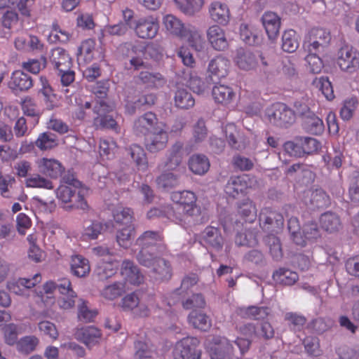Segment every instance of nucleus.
Here are the masks:
<instances>
[{
  "instance_id": "obj_1",
  "label": "nucleus",
  "mask_w": 359,
  "mask_h": 359,
  "mask_svg": "<svg viewBox=\"0 0 359 359\" xmlns=\"http://www.w3.org/2000/svg\"><path fill=\"white\" fill-rule=\"evenodd\" d=\"M170 199L177 207L168 205L165 212L169 220L184 228L197 222L201 215V208L196 204L195 193L188 190L173 191Z\"/></svg>"
},
{
  "instance_id": "obj_2",
  "label": "nucleus",
  "mask_w": 359,
  "mask_h": 359,
  "mask_svg": "<svg viewBox=\"0 0 359 359\" xmlns=\"http://www.w3.org/2000/svg\"><path fill=\"white\" fill-rule=\"evenodd\" d=\"M55 290H58L60 294L57 301L60 309L67 310L74 306L76 294L72 290L71 282L68 278H62L57 282L46 283L43 290L37 292V296L45 306H48L54 302L52 294Z\"/></svg>"
},
{
  "instance_id": "obj_3",
  "label": "nucleus",
  "mask_w": 359,
  "mask_h": 359,
  "mask_svg": "<svg viewBox=\"0 0 359 359\" xmlns=\"http://www.w3.org/2000/svg\"><path fill=\"white\" fill-rule=\"evenodd\" d=\"M161 254H148V252L144 250L137 255L138 262L141 265L150 269L149 276L151 279L156 282L168 280L172 275V268L170 263L161 257Z\"/></svg>"
},
{
  "instance_id": "obj_4",
  "label": "nucleus",
  "mask_w": 359,
  "mask_h": 359,
  "mask_svg": "<svg viewBox=\"0 0 359 359\" xmlns=\"http://www.w3.org/2000/svg\"><path fill=\"white\" fill-rule=\"evenodd\" d=\"M68 184L60 185L55 191L57 198L64 203H71L70 207L86 210L88 208L84 195L88 190L80 187V182L72 180Z\"/></svg>"
},
{
  "instance_id": "obj_5",
  "label": "nucleus",
  "mask_w": 359,
  "mask_h": 359,
  "mask_svg": "<svg viewBox=\"0 0 359 359\" xmlns=\"http://www.w3.org/2000/svg\"><path fill=\"white\" fill-rule=\"evenodd\" d=\"M205 345L211 359H238L233 355V346L225 337H211Z\"/></svg>"
},
{
  "instance_id": "obj_6",
  "label": "nucleus",
  "mask_w": 359,
  "mask_h": 359,
  "mask_svg": "<svg viewBox=\"0 0 359 359\" xmlns=\"http://www.w3.org/2000/svg\"><path fill=\"white\" fill-rule=\"evenodd\" d=\"M266 117L272 124L279 127H287L295 121L294 111L283 103H275L266 111Z\"/></svg>"
},
{
  "instance_id": "obj_7",
  "label": "nucleus",
  "mask_w": 359,
  "mask_h": 359,
  "mask_svg": "<svg viewBox=\"0 0 359 359\" xmlns=\"http://www.w3.org/2000/svg\"><path fill=\"white\" fill-rule=\"evenodd\" d=\"M153 299H140L137 293L133 292L126 295L121 299V306L125 311H131L139 317H147L153 307Z\"/></svg>"
},
{
  "instance_id": "obj_8",
  "label": "nucleus",
  "mask_w": 359,
  "mask_h": 359,
  "mask_svg": "<svg viewBox=\"0 0 359 359\" xmlns=\"http://www.w3.org/2000/svg\"><path fill=\"white\" fill-rule=\"evenodd\" d=\"M199 343L198 339L193 337L177 341L172 352L174 359H200L201 352L196 349Z\"/></svg>"
},
{
  "instance_id": "obj_9",
  "label": "nucleus",
  "mask_w": 359,
  "mask_h": 359,
  "mask_svg": "<svg viewBox=\"0 0 359 359\" xmlns=\"http://www.w3.org/2000/svg\"><path fill=\"white\" fill-rule=\"evenodd\" d=\"M337 62L343 72L353 73L359 69V52L350 46H344L338 51Z\"/></svg>"
},
{
  "instance_id": "obj_10",
  "label": "nucleus",
  "mask_w": 359,
  "mask_h": 359,
  "mask_svg": "<svg viewBox=\"0 0 359 359\" xmlns=\"http://www.w3.org/2000/svg\"><path fill=\"white\" fill-rule=\"evenodd\" d=\"M162 236L158 231H147L141 235L136 241L141 249L139 252L146 250L148 254L156 255L165 250V246L161 244Z\"/></svg>"
},
{
  "instance_id": "obj_11",
  "label": "nucleus",
  "mask_w": 359,
  "mask_h": 359,
  "mask_svg": "<svg viewBox=\"0 0 359 359\" xmlns=\"http://www.w3.org/2000/svg\"><path fill=\"white\" fill-rule=\"evenodd\" d=\"M168 141V135L165 130V125L160 123L147 137L145 146L149 152L156 153L166 147Z\"/></svg>"
},
{
  "instance_id": "obj_12",
  "label": "nucleus",
  "mask_w": 359,
  "mask_h": 359,
  "mask_svg": "<svg viewBox=\"0 0 359 359\" xmlns=\"http://www.w3.org/2000/svg\"><path fill=\"white\" fill-rule=\"evenodd\" d=\"M134 29L138 37L154 39L159 29L158 18L154 15L140 18L135 22Z\"/></svg>"
},
{
  "instance_id": "obj_13",
  "label": "nucleus",
  "mask_w": 359,
  "mask_h": 359,
  "mask_svg": "<svg viewBox=\"0 0 359 359\" xmlns=\"http://www.w3.org/2000/svg\"><path fill=\"white\" fill-rule=\"evenodd\" d=\"M259 223L264 231H269L273 234L282 228L283 217L276 211L265 208L259 215Z\"/></svg>"
},
{
  "instance_id": "obj_14",
  "label": "nucleus",
  "mask_w": 359,
  "mask_h": 359,
  "mask_svg": "<svg viewBox=\"0 0 359 359\" xmlns=\"http://www.w3.org/2000/svg\"><path fill=\"white\" fill-rule=\"evenodd\" d=\"M38 171L51 179H57L61 176L64 168L61 163L53 158L43 157L36 161Z\"/></svg>"
},
{
  "instance_id": "obj_15",
  "label": "nucleus",
  "mask_w": 359,
  "mask_h": 359,
  "mask_svg": "<svg viewBox=\"0 0 359 359\" xmlns=\"http://www.w3.org/2000/svg\"><path fill=\"white\" fill-rule=\"evenodd\" d=\"M74 337L88 348H91L99 344L102 339V333L94 326H85L76 330Z\"/></svg>"
},
{
  "instance_id": "obj_16",
  "label": "nucleus",
  "mask_w": 359,
  "mask_h": 359,
  "mask_svg": "<svg viewBox=\"0 0 359 359\" xmlns=\"http://www.w3.org/2000/svg\"><path fill=\"white\" fill-rule=\"evenodd\" d=\"M207 39L212 48L223 51L229 47L225 31L219 25H213L207 29Z\"/></svg>"
},
{
  "instance_id": "obj_17",
  "label": "nucleus",
  "mask_w": 359,
  "mask_h": 359,
  "mask_svg": "<svg viewBox=\"0 0 359 359\" xmlns=\"http://www.w3.org/2000/svg\"><path fill=\"white\" fill-rule=\"evenodd\" d=\"M202 241L210 250L219 252L224 246V238L220 230L214 226L206 227L202 233Z\"/></svg>"
},
{
  "instance_id": "obj_18",
  "label": "nucleus",
  "mask_w": 359,
  "mask_h": 359,
  "mask_svg": "<svg viewBox=\"0 0 359 359\" xmlns=\"http://www.w3.org/2000/svg\"><path fill=\"white\" fill-rule=\"evenodd\" d=\"M182 147L183 144L181 142L174 144L168 151L165 161L159 164L158 168L168 171L175 170L182 161Z\"/></svg>"
},
{
  "instance_id": "obj_19",
  "label": "nucleus",
  "mask_w": 359,
  "mask_h": 359,
  "mask_svg": "<svg viewBox=\"0 0 359 359\" xmlns=\"http://www.w3.org/2000/svg\"><path fill=\"white\" fill-rule=\"evenodd\" d=\"M249 176L246 175L231 177L224 187L226 195L232 198H236L243 194L250 186Z\"/></svg>"
},
{
  "instance_id": "obj_20",
  "label": "nucleus",
  "mask_w": 359,
  "mask_h": 359,
  "mask_svg": "<svg viewBox=\"0 0 359 359\" xmlns=\"http://www.w3.org/2000/svg\"><path fill=\"white\" fill-rule=\"evenodd\" d=\"M209 15L212 21L221 25H226L230 20V10L228 5L219 1L212 2L209 6Z\"/></svg>"
},
{
  "instance_id": "obj_21",
  "label": "nucleus",
  "mask_w": 359,
  "mask_h": 359,
  "mask_svg": "<svg viewBox=\"0 0 359 359\" xmlns=\"http://www.w3.org/2000/svg\"><path fill=\"white\" fill-rule=\"evenodd\" d=\"M229 146L235 149L241 150L246 147L248 140L233 123H228L224 128Z\"/></svg>"
},
{
  "instance_id": "obj_22",
  "label": "nucleus",
  "mask_w": 359,
  "mask_h": 359,
  "mask_svg": "<svg viewBox=\"0 0 359 359\" xmlns=\"http://www.w3.org/2000/svg\"><path fill=\"white\" fill-rule=\"evenodd\" d=\"M262 23L270 40L276 39L280 27V18L273 12H265L262 17Z\"/></svg>"
},
{
  "instance_id": "obj_23",
  "label": "nucleus",
  "mask_w": 359,
  "mask_h": 359,
  "mask_svg": "<svg viewBox=\"0 0 359 359\" xmlns=\"http://www.w3.org/2000/svg\"><path fill=\"white\" fill-rule=\"evenodd\" d=\"M212 97L217 103L224 106L231 104L236 100V94L229 86L215 85L212 91Z\"/></svg>"
},
{
  "instance_id": "obj_24",
  "label": "nucleus",
  "mask_w": 359,
  "mask_h": 359,
  "mask_svg": "<svg viewBox=\"0 0 359 359\" xmlns=\"http://www.w3.org/2000/svg\"><path fill=\"white\" fill-rule=\"evenodd\" d=\"M233 62L240 69L243 71L253 69L258 62L255 54L243 48L236 50Z\"/></svg>"
},
{
  "instance_id": "obj_25",
  "label": "nucleus",
  "mask_w": 359,
  "mask_h": 359,
  "mask_svg": "<svg viewBox=\"0 0 359 359\" xmlns=\"http://www.w3.org/2000/svg\"><path fill=\"white\" fill-rule=\"evenodd\" d=\"M230 65L229 60L223 55H217L210 60L208 67V72L210 76L218 79L226 77Z\"/></svg>"
},
{
  "instance_id": "obj_26",
  "label": "nucleus",
  "mask_w": 359,
  "mask_h": 359,
  "mask_svg": "<svg viewBox=\"0 0 359 359\" xmlns=\"http://www.w3.org/2000/svg\"><path fill=\"white\" fill-rule=\"evenodd\" d=\"M14 43L16 49L25 52L41 50L43 46L37 36L28 34L18 36Z\"/></svg>"
},
{
  "instance_id": "obj_27",
  "label": "nucleus",
  "mask_w": 359,
  "mask_h": 359,
  "mask_svg": "<svg viewBox=\"0 0 359 359\" xmlns=\"http://www.w3.org/2000/svg\"><path fill=\"white\" fill-rule=\"evenodd\" d=\"M33 85L32 78L21 71L14 72L8 82V87L15 93L29 89Z\"/></svg>"
},
{
  "instance_id": "obj_28",
  "label": "nucleus",
  "mask_w": 359,
  "mask_h": 359,
  "mask_svg": "<svg viewBox=\"0 0 359 359\" xmlns=\"http://www.w3.org/2000/svg\"><path fill=\"white\" fill-rule=\"evenodd\" d=\"M121 273L126 280L133 285H139L144 279V276L140 272L137 266L130 260L123 262Z\"/></svg>"
},
{
  "instance_id": "obj_29",
  "label": "nucleus",
  "mask_w": 359,
  "mask_h": 359,
  "mask_svg": "<svg viewBox=\"0 0 359 359\" xmlns=\"http://www.w3.org/2000/svg\"><path fill=\"white\" fill-rule=\"evenodd\" d=\"M108 226L107 222L97 220L91 221L90 224L84 225L81 238L83 241L96 240L107 229Z\"/></svg>"
},
{
  "instance_id": "obj_30",
  "label": "nucleus",
  "mask_w": 359,
  "mask_h": 359,
  "mask_svg": "<svg viewBox=\"0 0 359 359\" xmlns=\"http://www.w3.org/2000/svg\"><path fill=\"white\" fill-rule=\"evenodd\" d=\"M162 23L166 31L172 35L182 36L184 35L187 27L175 15L167 14L163 16Z\"/></svg>"
},
{
  "instance_id": "obj_31",
  "label": "nucleus",
  "mask_w": 359,
  "mask_h": 359,
  "mask_svg": "<svg viewBox=\"0 0 359 359\" xmlns=\"http://www.w3.org/2000/svg\"><path fill=\"white\" fill-rule=\"evenodd\" d=\"M313 140L311 137H303L301 139L302 146L293 142H287L284 144V151L290 156L300 157L304 154H309V144L313 143Z\"/></svg>"
},
{
  "instance_id": "obj_32",
  "label": "nucleus",
  "mask_w": 359,
  "mask_h": 359,
  "mask_svg": "<svg viewBox=\"0 0 359 359\" xmlns=\"http://www.w3.org/2000/svg\"><path fill=\"white\" fill-rule=\"evenodd\" d=\"M70 267L72 273L79 278L87 276L90 271L88 260L81 255H74L72 256Z\"/></svg>"
},
{
  "instance_id": "obj_33",
  "label": "nucleus",
  "mask_w": 359,
  "mask_h": 359,
  "mask_svg": "<svg viewBox=\"0 0 359 359\" xmlns=\"http://www.w3.org/2000/svg\"><path fill=\"white\" fill-rule=\"evenodd\" d=\"M157 355L155 346L149 341L137 340L135 343L134 359H151Z\"/></svg>"
},
{
  "instance_id": "obj_34",
  "label": "nucleus",
  "mask_w": 359,
  "mask_h": 359,
  "mask_svg": "<svg viewBox=\"0 0 359 359\" xmlns=\"http://www.w3.org/2000/svg\"><path fill=\"white\" fill-rule=\"evenodd\" d=\"M128 154L135 162L138 170L145 172L149 164L144 149L138 144H132L128 149Z\"/></svg>"
},
{
  "instance_id": "obj_35",
  "label": "nucleus",
  "mask_w": 359,
  "mask_h": 359,
  "mask_svg": "<svg viewBox=\"0 0 359 359\" xmlns=\"http://www.w3.org/2000/svg\"><path fill=\"white\" fill-rule=\"evenodd\" d=\"M50 61L57 71L62 68L65 70L72 66V60L69 55L61 48H56L51 50Z\"/></svg>"
},
{
  "instance_id": "obj_36",
  "label": "nucleus",
  "mask_w": 359,
  "mask_h": 359,
  "mask_svg": "<svg viewBox=\"0 0 359 359\" xmlns=\"http://www.w3.org/2000/svg\"><path fill=\"white\" fill-rule=\"evenodd\" d=\"M111 110V106L108 105V107H100L98 106L94 107V113L97 114V116L95 118V123L96 125H100L104 128H111L116 131V122L112 118L111 116L105 114Z\"/></svg>"
},
{
  "instance_id": "obj_37",
  "label": "nucleus",
  "mask_w": 359,
  "mask_h": 359,
  "mask_svg": "<svg viewBox=\"0 0 359 359\" xmlns=\"http://www.w3.org/2000/svg\"><path fill=\"white\" fill-rule=\"evenodd\" d=\"M319 224L323 229L330 233L338 231L341 228L339 217L332 212L323 214L320 217Z\"/></svg>"
},
{
  "instance_id": "obj_38",
  "label": "nucleus",
  "mask_w": 359,
  "mask_h": 359,
  "mask_svg": "<svg viewBox=\"0 0 359 359\" xmlns=\"http://www.w3.org/2000/svg\"><path fill=\"white\" fill-rule=\"evenodd\" d=\"M112 216L115 223L118 225L133 224V212L129 208L118 205L112 210Z\"/></svg>"
},
{
  "instance_id": "obj_39",
  "label": "nucleus",
  "mask_w": 359,
  "mask_h": 359,
  "mask_svg": "<svg viewBox=\"0 0 359 359\" xmlns=\"http://www.w3.org/2000/svg\"><path fill=\"white\" fill-rule=\"evenodd\" d=\"M156 121V115L154 113L147 112L135 121L134 128L137 133L146 134L149 130L155 128L154 126Z\"/></svg>"
},
{
  "instance_id": "obj_40",
  "label": "nucleus",
  "mask_w": 359,
  "mask_h": 359,
  "mask_svg": "<svg viewBox=\"0 0 359 359\" xmlns=\"http://www.w3.org/2000/svg\"><path fill=\"white\" fill-rule=\"evenodd\" d=\"M189 167L194 173L201 175L209 170L210 161L205 155L194 154L189 158Z\"/></svg>"
},
{
  "instance_id": "obj_41",
  "label": "nucleus",
  "mask_w": 359,
  "mask_h": 359,
  "mask_svg": "<svg viewBox=\"0 0 359 359\" xmlns=\"http://www.w3.org/2000/svg\"><path fill=\"white\" fill-rule=\"evenodd\" d=\"M182 38L187 39L189 44L196 50L200 51L203 49L204 45V39L202 33L200 30L191 25H187L184 35L182 36Z\"/></svg>"
},
{
  "instance_id": "obj_42",
  "label": "nucleus",
  "mask_w": 359,
  "mask_h": 359,
  "mask_svg": "<svg viewBox=\"0 0 359 359\" xmlns=\"http://www.w3.org/2000/svg\"><path fill=\"white\" fill-rule=\"evenodd\" d=\"M188 320L194 328L204 332L208 331L212 325L211 320L206 314L196 311L190 313Z\"/></svg>"
},
{
  "instance_id": "obj_43",
  "label": "nucleus",
  "mask_w": 359,
  "mask_h": 359,
  "mask_svg": "<svg viewBox=\"0 0 359 359\" xmlns=\"http://www.w3.org/2000/svg\"><path fill=\"white\" fill-rule=\"evenodd\" d=\"M177 8L183 13L192 15L198 12L203 6V0H173Z\"/></svg>"
},
{
  "instance_id": "obj_44",
  "label": "nucleus",
  "mask_w": 359,
  "mask_h": 359,
  "mask_svg": "<svg viewBox=\"0 0 359 359\" xmlns=\"http://www.w3.org/2000/svg\"><path fill=\"white\" fill-rule=\"evenodd\" d=\"M174 100L175 106L183 109L191 108L195 104V100L192 95L184 88H177Z\"/></svg>"
},
{
  "instance_id": "obj_45",
  "label": "nucleus",
  "mask_w": 359,
  "mask_h": 359,
  "mask_svg": "<svg viewBox=\"0 0 359 359\" xmlns=\"http://www.w3.org/2000/svg\"><path fill=\"white\" fill-rule=\"evenodd\" d=\"M184 80L187 85L195 93L203 94L208 89V85L205 82L197 75L196 73L189 72L184 73Z\"/></svg>"
},
{
  "instance_id": "obj_46",
  "label": "nucleus",
  "mask_w": 359,
  "mask_h": 359,
  "mask_svg": "<svg viewBox=\"0 0 359 359\" xmlns=\"http://www.w3.org/2000/svg\"><path fill=\"white\" fill-rule=\"evenodd\" d=\"M135 228L134 224L123 226L116 233V241L123 248H128L135 237Z\"/></svg>"
},
{
  "instance_id": "obj_47",
  "label": "nucleus",
  "mask_w": 359,
  "mask_h": 359,
  "mask_svg": "<svg viewBox=\"0 0 359 359\" xmlns=\"http://www.w3.org/2000/svg\"><path fill=\"white\" fill-rule=\"evenodd\" d=\"M139 80L148 88H158L163 86L165 83L161 74L147 71L140 72Z\"/></svg>"
},
{
  "instance_id": "obj_48",
  "label": "nucleus",
  "mask_w": 359,
  "mask_h": 359,
  "mask_svg": "<svg viewBox=\"0 0 359 359\" xmlns=\"http://www.w3.org/2000/svg\"><path fill=\"white\" fill-rule=\"evenodd\" d=\"M296 272L287 269H280L273 273V279L276 283L287 285H293L298 280Z\"/></svg>"
},
{
  "instance_id": "obj_49",
  "label": "nucleus",
  "mask_w": 359,
  "mask_h": 359,
  "mask_svg": "<svg viewBox=\"0 0 359 359\" xmlns=\"http://www.w3.org/2000/svg\"><path fill=\"white\" fill-rule=\"evenodd\" d=\"M90 88L92 93L97 98L95 106L108 107V104L104 100L109 89L108 81H102L97 82L96 83L90 86Z\"/></svg>"
},
{
  "instance_id": "obj_50",
  "label": "nucleus",
  "mask_w": 359,
  "mask_h": 359,
  "mask_svg": "<svg viewBox=\"0 0 359 359\" xmlns=\"http://www.w3.org/2000/svg\"><path fill=\"white\" fill-rule=\"evenodd\" d=\"M25 324L16 325L10 323L4 327V335L5 342L8 345H14L18 342V336L24 332Z\"/></svg>"
},
{
  "instance_id": "obj_51",
  "label": "nucleus",
  "mask_w": 359,
  "mask_h": 359,
  "mask_svg": "<svg viewBox=\"0 0 359 359\" xmlns=\"http://www.w3.org/2000/svg\"><path fill=\"white\" fill-rule=\"evenodd\" d=\"M240 35L241 39L248 45L257 46L261 42L257 30L253 27L247 24L241 25Z\"/></svg>"
},
{
  "instance_id": "obj_52",
  "label": "nucleus",
  "mask_w": 359,
  "mask_h": 359,
  "mask_svg": "<svg viewBox=\"0 0 359 359\" xmlns=\"http://www.w3.org/2000/svg\"><path fill=\"white\" fill-rule=\"evenodd\" d=\"M239 215L248 222H252L257 217V209L252 201L245 199L238 206Z\"/></svg>"
},
{
  "instance_id": "obj_53",
  "label": "nucleus",
  "mask_w": 359,
  "mask_h": 359,
  "mask_svg": "<svg viewBox=\"0 0 359 359\" xmlns=\"http://www.w3.org/2000/svg\"><path fill=\"white\" fill-rule=\"evenodd\" d=\"M299 47V41L297 34L293 29L284 32L282 36V48L288 53L294 52Z\"/></svg>"
},
{
  "instance_id": "obj_54",
  "label": "nucleus",
  "mask_w": 359,
  "mask_h": 359,
  "mask_svg": "<svg viewBox=\"0 0 359 359\" xmlns=\"http://www.w3.org/2000/svg\"><path fill=\"white\" fill-rule=\"evenodd\" d=\"M240 314L254 320H259L265 319L269 314L268 307L249 306L240 309Z\"/></svg>"
},
{
  "instance_id": "obj_55",
  "label": "nucleus",
  "mask_w": 359,
  "mask_h": 359,
  "mask_svg": "<svg viewBox=\"0 0 359 359\" xmlns=\"http://www.w3.org/2000/svg\"><path fill=\"white\" fill-rule=\"evenodd\" d=\"M359 104L356 97L346 99L340 110L341 118L344 121H349L353 116Z\"/></svg>"
},
{
  "instance_id": "obj_56",
  "label": "nucleus",
  "mask_w": 359,
  "mask_h": 359,
  "mask_svg": "<svg viewBox=\"0 0 359 359\" xmlns=\"http://www.w3.org/2000/svg\"><path fill=\"white\" fill-rule=\"evenodd\" d=\"M16 182L14 177L7 175H3L0 172V195L4 198H13V184Z\"/></svg>"
},
{
  "instance_id": "obj_57",
  "label": "nucleus",
  "mask_w": 359,
  "mask_h": 359,
  "mask_svg": "<svg viewBox=\"0 0 359 359\" xmlns=\"http://www.w3.org/2000/svg\"><path fill=\"white\" fill-rule=\"evenodd\" d=\"M39 343V339L34 335L22 337L18 341L16 347L18 351L28 354L34 351Z\"/></svg>"
},
{
  "instance_id": "obj_58",
  "label": "nucleus",
  "mask_w": 359,
  "mask_h": 359,
  "mask_svg": "<svg viewBox=\"0 0 359 359\" xmlns=\"http://www.w3.org/2000/svg\"><path fill=\"white\" fill-rule=\"evenodd\" d=\"M35 145L41 150H48L57 145V140L54 134L48 132L43 133L35 141Z\"/></svg>"
},
{
  "instance_id": "obj_59",
  "label": "nucleus",
  "mask_w": 359,
  "mask_h": 359,
  "mask_svg": "<svg viewBox=\"0 0 359 359\" xmlns=\"http://www.w3.org/2000/svg\"><path fill=\"white\" fill-rule=\"evenodd\" d=\"M118 266V263L117 262H102L99 263L96 269V273L100 279H107L116 273Z\"/></svg>"
},
{
  "instance_id": "obj_60",
  "label": "nucleus",
  "mask_w": 359,
  "mask_h": 359,
  "mask_svg": "<svg viewBox=\"0 0 359 359\" xmlns=\"http://www.w3.org/2000/svg\"><path fill=\"white\" fill-rule=\"evenodd\" d=\"M297 113L302 117V126L307 131H311L314 127L313 114L306 104L296 106Z\"/></svg>"
},
{
  "instance_id": "obj_61",
  "label": "nucleus",
  "mask_w": 359,
  "mask_h": 359,
  "mask_svg": "<svg viewBox=\"0 0 359 359\" xmlns=\"http://www.w3.org/2000/svg\"><path fill=\"white\" fill-rule=\"evenodd\" d=\"M312 34L309 33L306 36L304 43L303 48L304 51L306 53L304 60L307 65L309 66V71L311 72H313V64H314V41L312 39Z\"/></svg>"
},
{
  "instance_id": "obj_62",
  "label": "nucleus",
  "mask_w": 359,
  "mask_h": 359,
  "mask_svg": "<svg viewBox=\"0 0 359 359\" xmlns=\"http://www.w3.org/2000/svg\"><path fill=\"white\" fill-rule=\"evenodd\" d=\"M117 144L112 138H102L100 142V154L102 157L111 158L116 151Z\"/></svg>"
},
{
  "instance_id": "obj_63",
  "label": "nucleus",
  "mask_w": 359,
  "mask_h": 359,
  "mask_svg": "<svg viewBox=\"0 0 359 359\" xmlns=\"http://www.w3.org/2000/svg\"><path fill=\"white\" fill-rule=\"evenodd\" d=\"M235 242L238 245L254 247L257 244L256 232L253 230H246L243 233H238L236 236Z\"/></svg>"
},
{
  "instance_id": "obj_64",
  "label": "nucleus",
  "mask_w": 359,
  "mask_h": 359,
  "mask_svg": "<svg viewBox=\"0 0 359 359\" xmlns=\"http://www.w3.org/2000/svg\"><path fill=\"white\" fill-rule=\"evenodd\" d=\"M156 184L163 189L172 188L178 184V176L170 171L165 172L157 177Z\"/></svg>"
}]
</instances>
